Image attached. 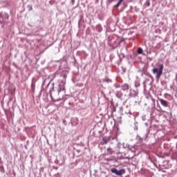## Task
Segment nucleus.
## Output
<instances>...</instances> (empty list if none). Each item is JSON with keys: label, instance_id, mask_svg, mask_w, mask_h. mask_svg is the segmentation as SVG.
Wrapping results in <instances>:
<instances>
[{"label": "nucleus", "instance_id": "obj_1", "mask_svg": "<svg viewBox=\"0 0 177 177\" xmlns=\"http://www.w3.org/2000/svg\"><path fill=\"white\" fill-rule=\"evenodd\" d=\"M164 71V64H161L159 65V69L157 68H154L152 70V73L153 74H156V80H160L161 78V75H162V71Z\"/></svg>", "mask_w": 177, "mask_h": 177}, {"label": "nucleus", "instance_id": "obj_2", "mask_svg": "<svg viewBox=\"0 0 177 177\" xmlns=\"http://www.w3.org/2000/svg\"><path fill=\"white\" fill-rule=\"evenodd\" d=\"M66 80H62L61 83L59 84L58 88V95H60V92H64V93H66Z\"/></svg>", "mask_w": 177, "mask_h": 177}, {"label": "nucleus", "instance_id": "obj_3", "mask_svg": "<svg viewBox=\"0 0 177 177\" xmlns=\"http://www.w3.org/2000/svg\"><path fill=\"white\" fill-rule=\"evenodd\" d=\"M111 173L115 174V175H118V176H121V175H124L125 174V169H122L120 170H117V169H111Z\"/></svg>", "mask_w": 177, "mask_h": 177}, {"label": "nucleus", "instance_id": "obj_4", "mask_svg": "<svg viewBox=\"0 0 177 177\" xmlns=\"http://www.w3.org/2000/svg\"><path fill=\"white\" fill-rule=\"evenodd\" d=\"M110 142V137H103L102 138V145H107Z\"/></svg>", "mask_w": 177, "mask_h": 177}, {"label": "nucleus", "instance_id": "obj_5", "mask_svg": "<svg viewBox=\"0 0 177 177\" xmlns=\"http://www.w3.org/2000/svg\"><path fill=\"white\" fill-rule=\"evenodd\" d=\"M160 104L162 106H164V107H168V102L165 100L160 99Z\"/></svg>", "mask_w": 177, "mask_h": 177}, {"label": "nucleus", "instance_id": "obj_6", "mask_svg": "<svg viewBox=\"0 0 177 177\" xmlns=\"http://www.w3.org/2000/svg\"><path fill=\"white\" fill-rule=\"evenodd\" d=\"M122 91H128L129 89V84H124L122 86Z\"/></svg>", "mask_w": 177, "mask_h": 177}, {"label": "nucleus", "instance_id": "obj_7", "mask_svg": "<svg viewBox=\"0 0 177 177\" xmlns=\"http://www.w3.org/2000/svg\"><path fill=\"white\" fill-rule=\"evenodd\" d=\"M72 127H76V125H78V119L75 118L73 119L71 122Z\"/></svg>", "mask_w": 177, "mask_h": 177}, {"label": "nucleus", "instance_id": "obj_8", "mask_svg": "<svg viewBox=\"0 0 177 177\" xmlns=\"http://www.w3.org/2000/svg\"><path fill=\"white\" fill-rule=\"evenodd\" d=\"M114 153V151L111 148H108L107 149V156L111 155Z\"/></svg>", "mask_w": 177, "mask_h": 177}, {"label": "nucleus", "instance_id": "obj_9", "mask_svg": "<svg viewBox=\"0 0 177 177\" xmlns=\"http://www.w3.org/2000/svg\"><path fill=\"white\" fill-rule=\"evenodd\" d=\"M124 1V0H120L118 3L116 5L114 6V8H118L120 6V5H121V3H122V2Z\"/></svg>", "mask_w": 177, "mask_h": 177}, {"label": "nucleus", "instance_id": "obj_10", "mask_svg": "<svg viewBox=\"0 0 177 177\" xmlns=\"http://www.w3.org/2000/svg\"><path fill=\"white\" fill-rule=\"evenodd\" d=\"M138 55H142V53H143V49H142V48H139L138 49Z\"/></svg>", "mask_w": 177, "mask_h": 177}, {"label": "nucleus", "instance_id": "obj_11", "mask_svg": "<svg viewBox=\"0 0 177 177\" xmlns=\"http://www.w3.org/2000/svg\"><path fill=\"white\" fill-rule=\"evenodd\" d=\"M115 0H108L109 3H112V2H114Z\"/></svg>", "mask_w": 177, "mask_h": 177}, {"label": "nucleus", "instance_id": "obj_12", "mask_svg": "<svg viewBox=\"0 0 177 177\" xmlns=\"http://www.w3.org/2000/svg\"><path fill=\"white\" fill-rule=\"evenodd\" d=\"M63 77L64 78V81H66V78H67V75H63Z\"/></svg>", "mask_w": 177, "mask_h": 177}]
</instances>
